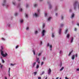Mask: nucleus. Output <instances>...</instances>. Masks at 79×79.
Listing matches in <instances>:
<instances>
[{
  "instance_id": "1",
  "label": "nucleus",
  "mask_w": 79,
  "mask_h": 79,
  "mask_svg": "<svg viewBox=\"0 0 79 79\" xmlns=\"http://www.w3.org/2000/svg\"><path fill=\"white\" fill-rule=\"evenodd\" d=\"M74 6L73 9L74 10L76 11L77 10V8H78L79 10V3L78 2V1H75L73 4Z\"/></svg>"
},
{
  "instance_id": "2",
  "label": "nucleus",
  "mask_w": 79,
  "mask_h": 79,
  "mask_svg": "<svg viewBox=\"0 0 79 79\" xmlns=\"http://www.w3.org/2000/svg\"><path fill=\"white\" fill-rule=\"evenodd\" d=\"M1 49L0 51L1 55L4 57H6V56H8V54L4 51L2 50H3V46H1Z\"/></svg>"
},
{
  "instance_id": "3",
  "label": "nucleus",
  "mask_w": 79,
  "mask_h": 79,
  "mask_svg": "<svg viewBox=\"0 0 79 79\" xmlns=\"http://www.w3.org/2000/svg\"><path fill=\"white\" fill-rule=\"evenodd\" d=\"M37 12L35 13L33 15V16L35 17V18H37L39 16V14H40V10L39 9L37 10Z\"/></svg>"
},
{
  "instance_id": "4",
  "label": "nucleus",
  "mask_w": 79,
  "mask_h": 79,
  "mask_svg": "<svg viewBox=\"0 0 79 79\" xmlns=\"http://www.w3.org/2000/svg\"><path fill=\"white\" fill-rule=\"evenodd\" d=\"M6 0H3L2 5L3 6H6V8H8L10 5L8 4H6Z\"/></svg>"
},
{
  "instance_id": "5",
  "label": "nucleus",
  "mask_w": 79,
  "mask_h": 79,
  "mask_svg": "<svg viewBox=\"0 0 79 79\" xmlns=\"http://www.w3.org/2000/svg\"><path fill=\"white\" fill-rule=\"evenodd\" d=\"M46 32V31L45 30H43L42 32V37H44L45 35V34Z\"/></svg>"
},
{
  "instance_id": "6",
  "label": "nucleus",
  "mask_w": 79,
  "mask_h": 79,
  "mask_svg": "<svg viewBox=\"0 0 79 79\" xmlns=\"http://www.w3.org/2000/svg\"><path fill=\"white\" fill-rule=\"evenodd\" d=\"M47 3L49 5V8L50 9H52V5L50 4V1H48L47 2Z\"/></svg>"
},
{
  "instance_id": "7",
  "label": "nucleus",
  "mask_w": 79,
  "mask_h": 79,
  "mask_svg": "<svg viewBox=\"0 0 79 79\" xmlns=\"http://www.w3.org/2000/svg\"><path fill=\"white\" fill-rule=\"evenodd\" d=\"M36 62L38 63V64L40 63V60H39V58H38L37 57H36Z\"/></svg>"
},
{
  "instance_id": "8",
  "label": "nucleus",
  "mask_w": 79,
  "mask_h": 79,
  "mask_svg": "<svg viewBox=\"0 0 79 79\" xmlns=\"http://www.w3.org/2000/svg\"><path fill=\"white\" fill-rule=\"evenodd\" d=\"M51 72H52V70H51V69L49 68L48 71V74H49H49H50Z\"/></svg>"
},
{
  "instance_id": "9",
  "label": "nucleus",
  "mask_w": 79,
  "mask_h": 79,
  "mask_svg": "<svg viewBox=\"0 0 79 79\" xmlns=\"http://www.w3.org/2000/svg\"><path fill=\"white\" fill-rule=\"evenodd\" d=\"M36 64V62H34L32 63V68H33L35 67V64Z\"/></svg>"
},
{
  "instance_id": "10",
  "label": "nucleus",
  "mask_w": 79,
  "mask_h": 79,
  "mask_svg": "<svg viewBox=\"0 0 79 79\" xmlns=\"http://www.w3.org/2000/svg\"><path fill=\"white\" fill-rule=\"evenodd\" d=\"M61 29H60L59 30L58 33L59 35H61Z\"/></svg>"
},
{
  "instance_id": "11",
  "label": "nucleus",
  "mask_w": 79,
  "mask_h": 79,
  "mask_svg": "<svg viewBox=\"0 0 79 79\" xmlns=\"http://www.w3.org/2000/svg\"><path fill=\"white\" fill-rule=\"evenodd\" d=\"M12 4L14 6H16V2L15 1L12 2Z\"/></svg>"
},
{
  "instance_id": "12",
  "label": "nucleus",
  "mask_w": 79,
  "mask_h": 79,
  "mask_svg": "<svg viewBox=\"0 0 79 79\" xmlns=\"http://www.w3.org/2000/svg\"><path fill=\"white\" fill-rule=\"evenodd\" d=\"M75 58V55H72V60H74Z\"/></svg>"
},
{
  "instance_id": "13",
  "label": "nucleus",
  "mask_w": 79,
  "mask_h": 79,
  "mask_svg": "<svg viewBox=\"0 0 79 79\" xmlns=\"http://www.w3.org/2000/svg\"><path fill=\"white\" fill-rule=\"evenodd\" d=\"M73 50H72L71 51L69 52V54L68 55V56H71V54H72V53H73Z\"/></svg>"
},
{
  "instance_id": "14",
  "label": "nucleus",
  "mask_w": 79,
  "mask_h": 79,
  "mask_svg": "<svg viewBox=\"0 0 79 79\" xmlns=\"http://www.w3.org/2000/svg\"><path fill=\"white\" fill-rule=\"evenodd\" d=\"M73 40H74V38H73V37H72L71 38V40L70 41L71 43H73Z\"/></svg>"
},
{
  "instance_id": "15",
  "label": "nucleus",
  "mask_w": 79,
  "mask_h": 79,
  "mask_svg": "<svg viewBox=\"0 0 79 79\" xmlns=\"http://www.w3.org/2000/svg\"><path fill=\"white\" fill-rule=\"evenodd\" d=\"M74 16V13H73L71 15V18H73Z\"/></svg>"
},
{
  "instance_id": "16",
  "label": "nucleus",
  "mask_w": 79,
  "mask_h": 79,
  "mask_svg": "<svg viewBox=\"0 0 79 79\" xmlns=\"http://www.w3.org/2000/svg\"><path fill=\"white\" fill-rule=\"evenodd\" d=\"M54 10L55 11H57L58 10V6H56Z\"/></svg>"
},
{
  "instance_id": "17",
  "label": "nucleus",
  "mask_w": 79,
  "mask_h": 79,
  "mask_svg": "<svg viewBox=\"0 0 79 79\" xmlns=\"http://www.w3.org/2000/svg\"><path fill=\"white\" fill-rule=\"evenodd\" d=\"M59 53L60 54V55H62V53H63V51H62V50H60Z\"/></svg>"
},
{
  "instance_id": "18",
  "label": "nucleus",
  "mask_w": 79,
  "mask_h": 79,
  "mask_svg": "<svg viewBox=\"0 0 79 79\" xmlns=\"http://www.w3.org/2000/svg\"><path fill=\"white\" fill-rule=\"evenodd\" d=\"M63 69H64V67H62L60 69V71H63Z\"/></svg>"
},
{
  "instance_id": "19",
  "label": "nucleus",
  "mask_w": 79,
  "mask_h": 79,
  "mask_svg": "<svg viewBox=\"0 0 79 79\" xmlns=\"http://www.w3.org/2000/svg\"><path fill=\"white\" fill-rule=\"evenodd\" d=\"M10 26H11V24L10 23H8L7 25V26H8V27H10Z\"/></svg>"
},
{
  "instance_id": "20",
  "label": "nucleus",
  "mask_w": 79,
  "mask_h": 79,
  "mask_svg": "<svg viewBox=\"0 0 79 79\" xmlns=\"http://www.w3.org/2000/svg\"><path fill=\"white\" fill-rule=\"evenodd\" d=\"M38 32H38L37 31H35V35H37V34H38Z\"/></svg>"
},
{
  "instance_id": "21",
  "label": "nucleus",
  "mask_w": 79,
  "mask_h": 79,
  "mask_svg": "<svg viewBox=\"0 0 79 79\" xmlns=\"http://www.w3.org/2000/svg\"><path fill=\"white\" fill-rule=\"evenodd\" d=\"M69 35H70L69 34H67V39H69Z\"/></svg>"
},
{
  "instance_id": "22",
  "label": "nucleus",
  "mask_w": 79,
  "mask_h": 79,
  "mask_svg": "<svg viewBox=\"0 0 79 79\" xmlns=\"http://www.w3.org/2000/svg\"><path fill=\"white\" fill-rule=\"evenodd\" d=\"M64 24H61L60 25V27H63V26H64Z\"/></svg>"
},
{
  "instance_id": "23",
  "label": "nucleus",
  "mask_w": 79,
  "mask_h": 79,
  "mask_svg": "<svg viewBox=\"0 0 79 79\" xmlns=\"http://www.w3.org/2000/svg\"><path fill=\"white\" fill-rule=\"evenodd\" d=\"M52 38H54L55 37V35H54V33H52Z\"/></svg>"
},
{
  "instance_id": "24",
  "label": "nucleus",
  "mask_w": 79,
  "mask_h": 79,
  "mask_svg": "<svg viewBox=\"0 0 79 79\" xmlns=\"http://www.w3.org/2000/svg\"><path fill=\"white\" fill-rule=\"evenodd\" d=\"M45 24L43 23V29H44V28L45 27Z\"/></svg>"
},
{
  "instance_id": "25",
  "label": "nucleus",
  "mask_w": 79,
  "mask_h": 79,
  "mask_svg": "<svg viewBox=\"0 0 79 79\" xmlns=\"http://www.w3.org/2000/svg\"><path fill=\"white\" fill-rule=\"evenodd\" d=\"M52 19V17H49L48 19V21H50V19Z\"/></svg>"
},
{
  "instance_id": "26",
  "label": "nucleus",
  "mask_w": 79,
  "mask_h": 79,
  "mask_svg": "<svg viewBox=\"0 0 79 79\" xmlns=\"http://www.w3.org/2000/svg\"><path fill=\"white\" fill-rule=\"evenodd\" d=\"M44 73H45V72L44 71H43L42 72V73H40V76H42V75H43V74H44Z\"/></svg>"
},
{
  "instance_id": "27",
  "label": "nucleus",
  "mask_w": 79,
  "mask_h": 79,
  "mask_svg": "<svg viewBox=\"0 0 79 79\" xmlns=\"http://www.w3.org/2000/svg\"><path fill=\"white\" fill-rule=\"evenodd\" d=\"M10 68H9L8 72H9V76H10Z\"/></svg>"
},
{
  "instance_id": "28",
  "label": "nucleus",
  "mask_w": 79,
  "mask_h": 79,
  "mask_svg": "<svg viewBox=\"0 0 79 79\" xmlns=\"http://www.w3.org/2000/svg\"><path fill=\"white\" fill-rule=\"evenodd\" d=\"M68 29H66L65 30V34H66V33H67V32H68Z\"/></svg>"
},
{
  "instance_id": "29",
  "label": "nucleus",
  "mask_w": 79,
  "mask_h": 79,
  "mask_svg": "<svg viewBox=\"0 0 79 79\" xmlns=\"http://www.w3.org/2000/svg\"><path fill=\"white\" fill-rule=\"evenodd\" d=\"M41 54H42V53H39L38 55V56H41Z\"/></svg>"
},
{
  "instance_id": "30",
  "label": "nucleus",
  "mask_w": 79,
  "mask_h": 79,
  "mask_svg": "<svg viewBox=\"0 0 79 79\" xmlns=\"http://www.w3.org/2000/svg\"><path fill=\"white\" fill-rule=\"evenodd\" d=\"M39 68V65L38 64H37L36 67V69H38Z\"/></svg>"
},
{
  "instance_id": "31",
  "label": "nucleus",
  "mask_w": 79,
  "mask_h": 79,
  "mask_svg": "<svg viewBox=\"0 0 79 79\" xmlns=\"http://www.w3.org/2000/svg\"><path fill=\"white\" fill-rule=\"evenodd\" d=\"M32 52L33 53L34 55H35V51L34 50H33Z\"/></svg>"
},
{
  "instance_id": "32",
  "label": "nucleus",
  "mask_w": 79,
  "mask_h": 79,
  "mask_svg": "<svg viewBox=\"0 0 79 79\" xmlns=\"http://www.w3.org/2000/svg\"><path fill=\"white\" fill-rule=\"evenodd\" d=\"M1 40H3V41H5V39L3 38H2Z\"/></svg>"
},
{
  "instance_id": "33",
  "label": "nucleus",
  "mask_w": 79,
  "mask_h": 79,
  "mask_svg": "<svg viewBox=\"0 0 79 79\" xmlns=\"http://www.w3.org/2000/svg\"><path fill=\"white\" fill-rule=\"evenodd\" d=\"M18 13H17V12L15 13V16H18Z\"/></svg>"
},
{
  "instance_id": "34",
  "label": "nucleus",
  "mask_w": 79,
  "mask_h": 79,
  "mask_svg": "<svg viewBox=\"0 0 79 79\" xmlns=\"http://www.w3.org/2000/svg\"><path fill=\"white\" fill-rule=\"evenodd\" d=\"M64 19V17H63V15H61V19L62 20H63V19Z\"/></svg>"
},
{
  "instance_id": "35",
  "label": "nucleus",
  "mask_w": 79,
  "mask_h": 79,
  "mask_svg": "<svg viewBox=\"0 0 79 79\" xmlns=\"http://www.w3.org/2000/svg\"><path fill=\"white\" fill-rule=\"evenodd\" d=\"M25 17L27 18H28V15L26 14H25Z\"/></svg>"
},
{
  "instance_id": "36",
  "label": "nucleus",
  "mask_w": 79,
  "mask_h": 79,
  "mask_svg": "<svg viewBox=\"0 0 79 79\" xmlns=\"http://www.w3.org/2000/svg\"><path fill=\"white\" fill-rule=\"evenodd\" d=\"M34 7H36V6H37V4H34Z\"/></svg>"
},
{
  "instance_id": "37",
  "label": "nucleus",
  "mask_w": 79,
  "mask_h": 79,
  "mask_svg": "<svg viewBox=\"0 0 79 79\" xmlns=\"http://www.w3.org/2000/svg\"><path fill=\"white\" fill-rule=\"evenodd\" d=\"M20 5H21V4L20 3L18 5V8L19 7H20Z\"/></svg>"
},
{
  "instance_id": "38",
  "label": "nucleus",
  "mask_w": 79,
  "mask_h": 79,
  "mask_svg": "<svg viewBox=\"0 0 79 79\" xmlns=\"http://www.w3.org/2000/svg\"><path fill=\"white\" fill-rule=\"evenodd\" d=\"M2 63H5V60L3 59H2Z\"/></svg>"
},
{
  "instance_id": "39",
  "label": "nucleus",
  "mask_w": 79,
  "mask_h": 79,
  "mask_svg": "<svg viewBox=\"0 0 79 79\" xmlns=\"http://www.w3.org/2000/svg\"><path fill=\"white\" fill-rule=\"evenodd\" d=\"M45 59H46V58H45V57H43V60H44V61H45Z\"/></svg>"
},
{
  "instance_id": "40",
  "label": "nucleus",
  "mask_w": 79,
  "mask_h": 79,
  "mask_svg": "<svg viewBox=\"0 0 79 79\" xmlns=\"http://www.w3.org/2000/svg\"><path fill=\"white\" fill-rule=\"evenodd\" d=\"M34 74L35 76L36 75V74H37V72H34Z\"/></svg>"
},
{
  "instance_id": "41",
  "label": "nucleus",
  "mask_w": 79,
  "mask_h": 79,
  "mask_svg": "<svg viewBox=\"0 0 79 79\" xmlns=\"http://www.w3.org/2000/svg\"><path fill=\"white\" fill-rule=\"evenodd\" d=\"M69 11L70 12H72V9H70V10H69Z\"/></svg>"
},
{
  "instance_id": "42",
  "label": "nucleus",
  "mask_w": 79,
  "mask_h": 79,
  "mask_svg": "<svg viewBox=\"0 0 79 79\" xmlns=\"http://www.w3.org/2000/svg\"><path fill=\"white\" fill-rule=\"evenodd\" d=\"M44 62H41V66H42V65H43L44 64Z\"/></svg>"
},
{
  "instance_id": "43",
  "label": "nucleus",
  "mask_w": 79,
  "mask_h": 79,
  "mask_svg": "<svg viewBox=\"0 0 79 79\" xmlns=\"http://www.w3.org/2000/svg\"><path fill=\"white\" fill-rule=\"evenodd\" d=\"M50 44H49V43H48L47 45V47H49V46H50Z\"/></svg>"
},
{
  "instance_id": "44",
  "label": "nucleus",
  "mask_w": 79,
  "mask_h": 79,
  "mask_svg": "<svg viewBox=\"0 0 79 79\" xmlns=\"http://www.w3.org/2000/svg\"><path fill=\"white\" fill-rule=\"evenodd\" d=\"M15 64H11V66H13L14 65H15Z\"/></svg>"
},
{
  "instance_id": "45",
  "label": "nucleus",
  "mask_w": 79,
  "mask_h": 79,
  "mask_svg": "<svg viewBox=\"0 0 79 79\" xmlns=\"http://www.w3.org/2000/svg\"><path fill=\"white\" fill-rule=\"evenodd\" d=\"M47 13H45L44 14L45 16H47Z\"/></svg>"
},
{
  "instance_id": "46",
  "label": "nucleus",
  "mask_w": 79,
  "mask_h": 79,
  "mask_svg": "<svg viewBox=\"0 0 79 79\" xmlns=\"http://www.w3.org/2000/svg\"><path fill=\"white\" fill-rule=\"evenodd\" d=\"M62 66V63L61 62L60 65V67H61Z\"/></svg>"
},
{
  "instance_id": "47",
  "label": "nucleus",
  "mask_w": 79,
  "mask_h": 79,
  "mask_svg": "<svg viewBox=\"0 0 79 79\" xmlns=\"http://www.w3.org/2000/svg\"><path fill=\"white\" fill-rule=\"evenodd\" d=\"M21 23H23V20L20 21Z\"/></svg>"
},
{
  "instance_id": "48",
  "label": "nucleus",
  "mask_w": 79,
  "mask_h": 79,
  "mask_svg": "<svg viewBox=\"0 0 79 79\" xmlns=\"http://www.w3.org/2000/svg\"><path fill=\"white\" fill-rule=\"evenodd\" d=\"M49 48H52V45H50V46H49Z\"/></svg>"
},
{
  "instance_id": "49",
  "label": "nucleus",
  "mask_w": 79,
  "mask_h": 79,
  "mask_svg": "<svg viewBox=\"0 0 79 79\" xmlns=\"http://www.w3.org/2000/svg\"><path fill=\"white\" fill-rule=\"evenodd\" d=\"M19 10L20 11H23V9L20 8Z\"/></svg>"
},
{
  "instance_id": "50",
  "label": "nucleus",
  "mask_w": 79,
  "mask_h": 79,
  "mask_svg": "<svg viewBox=\"0 0 79 79\" xmlns=\"http://www.w3.org/2000/svg\"><path fill=\"white\" fill-rule=\"evenodd\" d=\"M26 30H27V31L29 30V27H27L26 28Z\"/></svg>"
},
{
  "instance_id": "51",
  "label": "nucleus",
  "mask_w": 79,
  "mask_h": 79,
  "mask_svg": "<svg viewBox=\"0 0 79 79\" xmlns=\"http://www.w3.org/2000/svg\"><path fill=\"white\" fill-rule=\"evenodd\" d=\"M75 56H76V58L77 57V54H76L75 55Z\"/></svg>"
},
{
  "instance_id": "52",
  "label": "nucleus",
  "mask_w": 79,
  "mask_h": 79,
  "mask_svg": "<svg viewBox=\"0 0 79 79\" xmlns=\"http://www.w3.org/2000/svg\"><path fill=\"white\" fill-rule=\"evenodd\" d=\"M74 31H77V29H76V28H75L74 29Z\"/></svg>"
},
{
  "instance_id": "53",
  "label": "nucleus",
  "mask_w": 79,
  "mask_h": 79,
  "mask_svg": "<svg viewBox=\"0 0 79 79\" xmlns=\"http://www.w3.org/2000/svg\"><path fill=\"white\" fill-rule=\"evenodd\" d=\"M56 16H58V14L57 13H56Z\"/></svg>"
},
{
  "instance_id": "54",
  "label": "nucleus",
  "mask_w": 79,
  "mask_h": 79,
  "mask_svg": "<svg viewBox=\"0 0 79 79\" xmlns=\"http://www.w3.org/2000/svg\"><path fill=\"white\" fill-rule=\"evenodd\" d=\"M28 4H27L26 6V7L27 8V7H28Z\"/></svg>"
},
{
  "instance_id": "55",
  "label": "nucleus",
  "mask_w": 79,
  "mask_h": 79,
  "mask_svg": "<svg viewBox=\"0 0 79 79\" xmlns=\"http://www.w3.org/2000/svg\"><path fill=\"white\" fill-rule=\"evenodd\" d=\"M38 79H41V77H38Z\"/></svg>"
},
{
  "instance_id": "56",
  "label": "nucleus",
  "mask_w": 79,
  "mask_h": 79,
  "mask_svg": "<svg viewBox=\"0 0 79 79\" xmlns=\"http://www.w3.org/2000/svg\"><path fill=\"white\" fill-rule=\"evenodd\" d=\"M65 79H69V78H68L67 77H65Z\"/></svg>"
},
{
  "instance_id": "57",
  "label": "nucleus",
  "mask_w": 79,
  "mask_h": 79,
  "mask_svg": "<svg viewBox=\"0 0 79 79\" xmlns=\"http://www.w3.org/2000/svg\"><path fill=\"white\" fill-rule=\"evenodd\" d=\"M77 71H79V69H77Z\"/></svg>"
},
{
  "instance_id": "58",
  "label": "nucleus",
  "mask_w": 79,
  "mask_h": 79,
  "mask_svg": "<svg viewBox=\"0 0 79 79\" xmlns=\"http://www.w3.org/2000/svg\"><path fill=\"white\" fill-rule=\"evenodd\" d=\"M0 68H2V67H3V65H1V66H0Z\"/></svg>"
},
{
  "instance_id": "59",
  "label": "nucleus",
  "mask_w": 79,
  "mask_h": 79,
  "mask_svg": "<svg viewBox=\"0 0 79 79\" xmlns=\"http://www.w3.org/2000/svg\"><path fill=\"white\" fill-rule=\"evenodd\" d=\"M77 26H78L79 27V23H77Z\"/></svg>"
},
{
  "instance_id": "60",
  "label": "nucleus",
  "mask_w": 79,
  "mask_h": 79,
  "mask_svg": "<svg viewBox=\"0 0 79 79\" xmlns=\"http://www.w3.org/2000/svg\"><path fill=\"white\" fill-rule=\"evenodd\" d=\"M16 48H18V46H17L16 47Z\"/></svg>"
},
{
  "instance_id": "61",
  "label": "nucleus",
  "mask_w": 79,
  "mask_h": 79,
  "mask_svg": "<svg viewBox=\"0 0 79 79\" xmlns=\"http://www.w3.org/2000/svg\"><path fill=\"white\" fill-rule=\"evenodd\" d=\"M40 2H42L43 1V0H40Z\"/></svg>"
},
{
  "instance_id": "62",
  "label": "nucleus",
  "mask_w": 79,
  "mask_h": 79,
  "mask_svg": "<svg viewBox=\"0 0 79 79\" xmlns=\"http://www.w3.org/2000/svg\"><path fill=\"white\" fill-rule=\"evenodd\" d=\"M5 79H7V77H5Z\"/></svg>"
},
{
  "instance_id": "63",
  "label": "nucleus",
  "mask_w": 79,
  "mask_h": 79,
  "mask_svg": "<svg viewBox=\"0 0 79 79\" xmlns=\"http://www.w3.org/2000/svg\"><path fill=\"white\" fill-rule=\"evenodd\" d=\"M42 41H41V44H42Z\"/></svg>"
},
{
  "instance_id": "64",
  "label": "nucleus",
  "mask_w": 79,
  "mask_h": 79,
  "mask_svg": "<svg viewBox=\"0 0 79 79\" xmlns=\"http://www.w3.org/2000/svg\"><path fill=\"white\" fill-rule=\"evenodd\" d=\"M50 50L51 51H52V48H50Z\"/></svg>"
}]
</instances>
